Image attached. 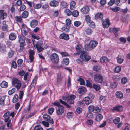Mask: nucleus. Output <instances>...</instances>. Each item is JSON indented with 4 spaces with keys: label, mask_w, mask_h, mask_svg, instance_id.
Instances as JSON below:
<instances>
[{
    "label": "nucleus",
    "mask_w": 130,
    "mask_h": 130,
    "mask_svg": "<svg viewBox=\"0 0 130 130\" xmlns=\"http://www.w3.org/2000/svg\"><path fill=\"white\" fill-rule=\"evenodd\" d=\"M12 85L15 87L17 90H19L21 86V81L15 78H13L12 80Z\"/></svg>",
    "instance_id": "1"
},
{
    "label": "nucleus",
    "mask_w": 130,
    "mask_h": 130,
    "mask_svg": "<svg viewBox=\"0 0 130 130\" xmlns=\"http://www.w3.org/2000/svg\"><path fill=\"white\" fill-rule=\"evenodd\" d=\"M76 98V96L74 95H68L63 96L62 98L64 100H67V102L69 104H72L73 103L74 100Z\"/></svg>",
    "instance_id": "2"
},
{
    "label": "nucleus",
    "mask_w": 130,
    "mask_h": 130,
    "mask_svg": "<svg viewBox=\"0 0 130 130\" xmlns=\"http://www.w3.org/2000/svg\"><path fill=\"white\" fill-rule=\"evenodd\" d=\"M50 57L52 62L53 63L57 64L59 61L58 55L56 53H53L51 55Z\"/></svg>",
    "instance_id": "3"
},
{
    "label": "nucleus",
    "mask_w": 130,
    "mask_h": 130,
    "mask_svg": "<svg viewBox=\"0 0 130 130\" xmlns=\"http://www.w3.org/2000/svg\"><path fill=\"white\" fill-rule=\"evenodd\" d=\"M80 57L82 61H88L91 58V57L85 52H84L80 54Z\"/></svg>",
    "instance_id": "4"
},
{
    "label": "nucleus",
    "mask_w": 130,
    "mask_h": 130,
    "mask_svg": "<svg viewBox=\"0 0 130 130\" xmlns=\"http://www.w3.org/2000/svg\"><path fill=\"white\" fill-rule=\"evenodd\" d=\"M88 111H92L94 113H97L100 112L101 109L98 107H94L93 105H90L88 107Z\"/></svg>",
    "instance_id": "5"
},
{
    "label": "nucleus",
    "mask_w": 130,
    "mask_h": 130,
    "mask_svg": "<svg viewBox=\"0 0 130 130\" xmlns=\"http://www.w3.org/2000/svg\"><path fill=\"white\" fill-rule=\"evenodd\" d=\"M94 79L95 82L99 83H101L103 81V77L99 74H96L94 76Z\"/></svg>",
    "instance_id": "6"
},
{
    "label": "nucleus",
    "mask_w": 130,
    "mask_h": 130,
    "mask_svg": "<svg viewBox=\"0 0 130 130\" xmlns=\"http://www.w3.org/2000/svg\"><path fill=\"white\" fill-rule=\"evenodd\" d=\"M56 113L58 115H61L64 112V108L62 106H60L56 109Z\"/></svg>",
    "instance_id": "7"
},
{
    "label": "nucleus",
    "mask_w": 130,
    "mask_h": 130,
    "mask_svg": "<svg viewBox=\"0 0 130 130\" xmlns=\"http://www.w3.org/2000/svg\"><path fill=\"white\" fill-rule=\"evenodd\" d=\"M6 21H4L2 22L1 24V28L2 31H7L8 30V27L6 23Z\"/></svg>",
    "instance_id": "8"
},
{
    "label": "nucleus",
    "mask_w": 130,
    "mask_h": 130,
    "mask_svg": "<svg viewBox=\"0 0 130 130\" xmlns=\"http://www.w3.org/2000/svg\"><path fill=\"white\" fill-rule=\"evenodd\" d=\"M102 24L104 28H108L110 24L109 19H106L103 22Z\"/></svg>",
    "instance_id": "9"
},
{
    "label": "nucleus",
    "mask_w": 130,
    "mask_h": 130,
    "mask_svg": "<svg viewBox=\"0 0 130 130\" xmlns=\"http://www.w3.org/2000/svg\"><path fill=\"white\" fill-rule=\"evenodd\" d=\"M123 110V107L122 106L120 105H117L113 107L112 109V111H117L119 112H121Z\"/></svg>",
    "instance_id": "10"
},
{
    "label": "nucleus",
    "mask_w": 130,
    "mask_h": 130,
    "mask_svg": "<svg viewBox=\"0 0 130 130\" xmlns=\"http://www.w3.org/2000/svg\"><path fill=\"white\" fill-rule=\"evenodd\" d=\"M42 44L37 43L34 45L35 47L37 48L38 52H40L44 50V48L42 47Z\"/></svg>",
    "instance_id": "11"
},
{
    "label": "nucleus",
    "mask_w": 130,
    "mask_h": 130,
    "mask_svg": "<svg viewBox=\"0 0 130 130\" xmlns=\"http://www.w3.org/2000/svg\"><path fill=\"white\" fill-rule=\"evenodd\" d=\"M80 11L82 13L86 14L89 11V8L88 6H85L81 9Z\"/></svg>",
    "instance_id": "12"
},
{
    "label": "nucleus",
    "mask_w": 130,
    "mask_h": 130,
    "mask_svg": "<svg viewBox=\"0 0 130 130\" xmlns=\"http://www.w3.org/2000/svg\"><path fill=\"white\" fill-rule=\"evenodd\" d=\"M7 17V14L4 11L2 10H0V19L4 20Z\"/></svg>",
    "instance_id": "13"
},
{
    "label": "nucleus",
    "mask_w": 130,
    "mask_h": 130,
    "mask_svg": "<svg viewBox=\"0 0 130 130\" xmlns=\"http://www.w3.org/2000/svg\"><path fill=\"white\" fill-rule=\"evenodd\" d=\"M83 100L86 104L87 105H88L92 102V100L88 97H86L84 98H83Z\"/></svg>",
    "instance_id": "14"
},
{
    "label": "nucleus",
    "mask_w": 130,
    "mask_h": 130,
    "mask_svg": "<svg viewBox=\"0 0 130 130\" xmlns=\"http://www.w3.org/2000/svg\"><path fill=\"white\" fill-rule=\"evenodd\" d=\"M59 4V2L58 1L53 0L51 1L49 3L51 7H54L58 6Z\"/></svg>",
    "instance_id": "15"
},
{
    "label": "nucleus",
    "mask_w": 130,
    "mask_h": 130,
    "mask_svg": "<svg viewBox=\"0 0 130 130\" xmlns=\"http://www.w3.org/2000/svg\"><path fill=\"white\" fill-rule=\"evenodd\" d=\"M89 45L93 49L97 45L98 42L96 41H91L89 43Z\"/></svg>",
    "instance_id": "16"
},
{
    "label": "nucleus",
    "mask_w": 130,
    "mask_h": 130,
    "mask_svg": "<svg viewBox=\"0 0 130 130\" xmlns=\"http://www.w3.org/2000/svg\"><path fill=\"white\" fill-rule=\"evenodd\" d=\"M76 50L77 53H75L74 54H80L81 53H83L84 52L82 51V46L80 45H77L76 47Z\"/></svg>",
    "instance_id": "17"
},
{
    "label": "nucleus",
    "mask_w": 130,
    "mask_h": 130,
    "mask_svg": "<svg viewBox=\"0 0 130 130\" xmlns=\"http://www.w3.org/2000/svg\"><path fill=\"white\" fill-rule=\"evenodd\" d=\"M60 38L67 40L69 39V36L67 34L63 33L61 34L59 36Z\"/></svg>",
    "instance_id": "18"
},
{
    "label": "nucleus",
    "mask_w": 130,
    "mask_h": 130,
    "mask_svg": "<svg viewBox=\"0 0 130 130\" xmlns=\"http://www.w3.org/2000/svg\"><path fill=\"white\" fill-rule=\"evenodd\" d=\"M38 24V22L36 20H33L30 22L31 27L32 28L35 27Z\"/></svg>",
    "instance_id": "19"
},
{
    "label": "nucleus",
    "mask_w": 130,
    "mask_h": 130,
    "mask_svg": "<svg viewBox=\"0 0 130 130\" xmlns=\"http://www.w3.org/2000/svg\"><path fill=\"white\" fill-rule=\"evenodd\" d=\"M87 90L85 87H82L78 89V92L80 94H83L86 92Z\"/></svg>",
    "instance_id": "20"
},
{
    "label": "nucleus",
    "mask_w": 130,
    "mask_h": 130,
    "mask_svg": "<svg viewBox=\"0 0 130 130\" xmlns=\"http://www.w3.org/2000/svg\"><path fill=\"white\" fill-rule=\"evenodd\" d=\"M9 116V111L7 112L4 114L3 116L5 118V122H7L9 120H10L9 119L10 118Z\"/></svg>",
    "instance_id": "21"
},
{
    "label": "nucleus",
    "mask_w": 130,
    "mask_h": 130,
    "mask_svg": "<svg viewBox=\"0 0 130 130\" xmlns=\"http://www.w3.org/2000/svg\"><path fill=\"white\" fill-rule=\"evenodd\" d=\"M19 41L20 44H25V40L23 36L22 35H20L18 36Z\"/></svg>",
    "instance_id": "22"
},
{
    "label": "nucleus",
    "mask_w": 130,
    "mask_h": 130,
    "mask_svg": "<svg viewBox=\"0 0 130 130\" xmlns=\"http://www.w3.org/2000/svg\"><path fill=\"white\" fill-rule=\"evenodd\" d=\"M112 30L113 31V32L115 36L116 37H118V31L120 30V28H113L110 29V30Z\"/></svg>",
    "instance_id": "23"
},
{
    "label": "nucleus",
    "mask_w": 130,
    "mask_h": 130,
    "mask_svg": "<svg viewBox=\"0 0 130 130\" xmlns=\"http://www.w3.org/2000/svg\"><path fill=\"white\" fill-rule=\"evenodd\" d=\"M95 19L97 20L102 19L103 18V15L101 13L99 12L96 14L95 15Z\"/></svg>",
    "instance_id": "24"
},
{
    "label": "nucleus",
    "mask_w": 130,
    "mask_h": 130,
    "mask_svg": "<svg viewBox=\"0 0 130 130\" xmlns=\"http://www.w3.org/2000/svg\"><path fill=\"white\" fill-rule=\"evenodd\" d=\"M76 7V3L74 1H71L70 4V9L71 10L75 9Z\"/></svg>",
    "instance_id": "25"
},
{
    "label": "nucleus",
    "mask_w": 130,
    "mask_h": 130,
    "mask_svg": "<svg viewBox=\"0 0 130 130\" xmlns=\"http://www.w3.org/2000/svg\"><path fill=\"white\" fill-rule=\"evenodd\" d=\"M30 78L31 75H29L28 73L27 72L24 75L23 79L25 81H29L30 80Z\"/></svg>",
    "instance_id": "26"
},
{
    "label": "nucleus",
    "mask_w": 130,
    "mask_h": 130,
    "mask_svg": "<svg viewBox=\"0 0 130 130\" xmlns=\"http://www.w3.org/2000/svg\"><path fill=\"white\" fill-rule=\"evenodd\" d=\"M116 97L119 99H121L123 97V93L120 91L117 92L115 94Z\"/></svg>",
    "instance_id": "27"
},
{
    "label": "nucleus",
    "mask_w": 130,
    "mask_h": 130,
    "mask_svg": "<svg viewBox=\"0 0 130 130\" xmlns=\"http://www.w3.org/2000/svg\"><path fill=\"white\" fill-rule=\"evenodd\" d=\"M57 82L58 84H60L62 79V77L61 76V74L60 72H59L57 74Z\"/></svg>",
    "instance_id": "28"
},
{
    "label": "nucleus",
    "mask_w": 130,
    "mask_h": 130,
    "mask_svg": "<svg viewBox=\"0 0 130 130\" xmlns=\"http://www.w3.org/2000/svg\"><path fill=\"white\" fill-rule=\"evenodd\" d=\"M6 51V46L5 45L0 44V52L2 53H4Z\"/></svg>",
    "instance_id": "29"
},
{
    "label": "nucleus",
    "mask_w": 130,
    "mask_h": 130,
    "mask_svg": "<svg viewBox=\"0 0 130 130\" xmlns=\"http://www.w3.org/2000/svg\"><path fill=\"white\" fill-rule=\"evenodd\" d=\"M117 59L118 63L119 64L122 63L124 60L123 57L119 55L117 58Z\"/></svg>",
    "instance_id": "30"
},
{
    "label": "nucleus",
    "mask_w": 130,
    "mask_h": 130,
    "mask_svg": "<svg viewBox=\"0 0 130 130\" xmlns=\"http://www.w3.org/2000/svg\"><path fill=\"white\" fill-rule=\"evenodd\" d=\"M9 37L10 40H14L16 38V34L14 33H12L10 34Z\"/></svg>",
    "instance_id": "31"
},
{
    "label": "nucleus",
    "mask_w": 130,
    "mask_h": 130,
    "mask_svg": "<svg viewBox=\"0 0 130 130\" xmlns=\"http://www.w3.org/2000/svg\"><path fill=\"white\" fill-rule=\"evenodd\" d=\"M103 118V116L101 114H99L96 115L95 118V119L96 121L99 122Z\"/></svg>",
    "instance_id": "32"
},
{
    "label": "nucleus",
    "mask_w": 130,
    "mask_h": 130,
    "mask_svg": "<svg viewBox=\"0 0 130 130\" xmlns=\"http://www.w3.org/2000/svg\"><path fill=\"white\" fill-rule=\"evenodd\" d=\"M100 61L101 63H103L104 62H107L109 61V59L105 57H103L100 59Z\"/></svg>",
    "instance_id": "33"
},
{
    "label": "nucleus",
    "mask_w": 130,
    "mask_h": 130,
    "mask_svg": "<svg viewBox=\"0 0 130 130\" xmlns=\"http://www.w3.org/2000/svg\"><path fill=\"white\" fill-rule=\"evenodd\" d=\"M92 87L96 91H99L101 88V87L99 85L95 84H93Z\"/></svg>",
    "instance_id": "34"
},
{
    "label": "nucleus",
    "mask_w": 130,
    "mask_h": 130,
    "mask_svg": "<svg viewBox=\"0 0 130 130\" xmlns=\"http://www.w3.org/2000/svg\"><path fill=\"white\" fill-rule=\"evenodd\" d=\"M8 86V83L5 81H3L1 83V87L3 88H6Z\"/></svg>",
    "instance_id": "35"
},
{
    "label": "nucleus",
    "mask_w": 130,
    "mask_h": 130,
    "mask_svg": "<svg viewBox=\"0 0 130 130\" xmlns=\"http://www.w3.org/2000/svg\"><path fill=\"white\" fill-rule=\"evenodd\" d=\"M33 6L34 9H39L41 7L42 5L40 3L34 4L33 5Z\"/></svg>",
    "instance_id": "36"
},
{
    "label": "nucleus",
    "mask_w": 130,
    "mask_h": 130,
    "mask_svg": "<svg viewBox=\"0 0 130 130\" xmlns=\"http://www.w3.org/2000/svg\"><path fill=\"white\" fill-rule=\"evenodd\" d=\"M61 31L62 32H67L69 31V29L68 28L67 26H64L61 28Z\"/></svg>",
    "instance_id": "37"
},
{
    "label": "nucleus",
    "mask_w": 130,
    "mask_h": 130,
    "mask_svg": "<svg viewBox=\"0 0 130 130\" xmlns=\"http://www.w3.org/2000/svg\"><path fill=\"white\" fill-rule=\"evenodd\" d=\"M61 6L63 8H66L68 5L67 2L64 1H62L61 4Z\"/></svg>",
    "instance_id": "38"
},
{
    "label": "nucleus",
    "mask_w": 130,
    "mask_h": 130,
    "mask_svg": "<svg viewBox=\"0 0 130 130\" xmlns=\"http://www.w3.org/2000/svg\"><path fill=\"white\" fill-rule=\"evenodd\" d=\"M28 12L27 11H25L22 13V17L23 18H26L28 16Z\"/></svg>",
    "instance_id": "39"
},
{
    "label": "nucleus",
    "mask_w": 130,
    "mask_h": 130,
    "mask_svg": "<svg viewBox=\"0 0 130 130\" xmlns=\"http://www.w3.org/2000/svg\"><path fill=\"white\" fill-rule=\"evenodd\" d=\"M5 98V96H2L0 97V105H3L4 104V100Z\"/></svg>",
    "instance_id": "40"
},
{
    "label": "nucleus",
    "mask_w": 130,
    "mask_h": 130,
    "mask_svg": "<svg viewBox=\"0 0 130 130\" xmlns=\"http://www.w3.org/2000/svg\"><path fill=\"white\" fill-rule=\"evenodd\" d=\"M72 14L74 17H77L79 15V12L77 10H75L72 12Z\"/></svg>",
    "instance_id": "41"
},
{
    "label": "nucleus",
    "mask_w": 130,
    "mask_h": 130,
    "mask_svg": "<svg viewBox=\"0 0 130 130\" xmlns=\"http://www.w3.org/2000/svg\"><path fill=\"white\" fill-rule=\"evenodd\" d=\"M121 69L120 66H117L115 68L114 72L116 73H118L120 71Z\"/></svg>",
    "instance_id": "42"
},
{
    "label": "nucleus",
    "mask_w": 130,
    "mask_h": 130,
    "mask_svg": "<svg viewBox=\"0 0 130 130\" xmlns=\"http://www.w3.org/2000/svg\"><path fill=\"white\" fill-rule=\"evenodd\" d=\"M69 61L68 58L66 57L63 59V64L66 65H68L69 63Z\"/></svg>",
    "instance_id": "43"
},
{
    "label": "nucleus",
    "mask_w": 130,
    "mask_h": 130,
    "mask_svg": "<svg viewBox=\"0 0 130 130\" xmlns=\"http://www.w3.org/2000/svg\"><path fill=\"white\" fill-rule=\"evenodd\" d=\"M92 111H89V112L86 114V116L89 118H93V114L92 113Z\"/></svg>",
    "instance_id": "44"
},
{
    "label": "nucleus",
    "mask_w": 130,
    "mask_h": 130,
    "mask_svg": "<svg viewBox=\"0 0 130 130\" xmlns=\"http://www.w3.org/2000/svg\"><path fill=\"white\" fill-rule=\"evenodd\" d=\"M67 87L68 88H69L70 87L71 85V78L70 77H68V79L67 82Z\"/></svg>",
    "instance_id": "45"
},
{
    "label": "nucleus",
    "mask_w": 130,
    "mask_h": 130,
    "mask_svg": "<svg viewBox=\"0 0 130 130\" xmlns=\"http://www.w3.org/2000/svg\"><path fill=\"white\" fill-rule=\"evenodd\" d=\"M25 44H21L20 45V49L18 51L19 52H20L24 50L25 49L24 46H25Z\"/></svg>",
    "instance_id": "46"
},
{
    "label": "nucleus",
    "mask_w": 130,
    "mask_h": 130,
    "mask_svg": "<svg viewBox=\"0 0 130 130\" xmlns=\"http://www.w3.org/2000/svg\"><path fill=\"white\" fill-rule=\"evenodd\" d=\"M120 121V118L118 117L115 118L113 120V123L115 124H118Z\"/></svg>",
    "instance_id": "47"
},
{
    "label": "nucleus",
    "mask_w": 130,
    "mask_h": 130,
    "mask_svg": "<svg viewBox=\"0 0 130 130\" xmlns=\"http://www.w3.org/2000/svg\"><path fill=\"white\" fill-rule=\"evenodd\" d=\"M31 37H32V40L33 41L34 43V42L33 41V39H36L37 40H38L40 39L39 37L38 36L34 34H31Z\"/></svg>",
    "instance_id": "48"
},
{
    "label": "nucleus",
    "mask_w": 130,
    "mask_h": 130,
    "mask_svg": "<svg viewBox=\"0 0 130 130\" xmlns=\"http://www.w3.org/2000/svg\"><path fill=\"white\" fill-rule=\"evenodd\" d=\"M65 13L67 16H70L72 14V12L69 9H66Z\"/></svg>",
    "instance_id": "49"
},
{
    "label": "nucleus",
    "mask_w": 130,
    "mask_h": 130,
    "mask_svg": "<svg viewBox=\"0 0 130 130\" xmlns=\"http://www.w3.org/2000/svg\"><path fill=\"white\" fill-rule=\"evenodd\" d=\"M85 48L86 50L88 51H90L92 49L89 45V43L88 44L86 45L85 46Z\"/></svg>",
    "instance_id": "50"
},
{
    "label": "nucleus",
    "mask_w": 130,
    "mask_h": 130,
    "mask_svg": "<svg viewBox=\"0 0 130 130\" xmlns=\"http://www.w3.org/2000/svg\"><path fill=\"white\" fill-rule=\"evenodd\" d=\"M14 53V51L12 50H10L8 53V56L9 58H11L13 56Z\"/></svg>",
    "instance_id": "51"
},
{
    "label": "nucleus",
    "mask_w": 130,
    "mask_h": 130,
    "mask_svg": "<svg viewBox=\"0 0 130 130\" xmlns=\"http://www.w3.org/2000/svg\"><path fill=\"white\" fill-rule=\"evenodd\" d=\"M60 54L62 57L70 56L69 54L65 52H61Z\"/></svg>",
    "instance_id": "52"
},
{
    "label": "nucleus",
    "mask_w": 130,
    "mask_h": 130,
    "mask_svg": "<svg viewBox=\"0 0 130 130\" xmlns=\"http://www.w3.org/2000/svg\"><path fill=\"white\" fill-rule=\"evenodd\" d=\"M55 110L54 108L53 107H51L48 110V113L50 115L52 114Z\"/></svg>",
    "instance_id": "53"
},
{
    "label": "nucleus",
    "mask_w": 130,
    "mask_h": 130,
    "mask_svg": "<svg viewBox=\"0 0 130 130\" xmlns=\"http://www.w3.org/2000/svg\"><path fill=\"white\" fill-rule=\"evenodd\" d=\"M93 68L94 70L96 71H99L101 69L100 67L96 65L93 66Z\"/></svg>",
    "instance_id": "54"
},
{
    "label": "nucleus",
    "mask_w": 130,
    "mask_h": 130,
    "mask_svg": "<svg viewBox=\"0 0 130 130\" xmlns=\"http://www.w3.org/2000/svg\"><path fill=\"white\" fill-rule=\"evenodd\" d=\"M16 89L14 88H13L12 89L9 90L8 91V94L11 95L14 93Z\"/></svg>",
    "instance_id": "55"
},
{
    "label": "nucleus",
    "mask_w": 130,
    "mask_h": 130,
    "mask_svg": "<svg viewBox=\"0 0 130 130\" xmlns=\"http://www.w3.org/2000/svg\"><path fill=\"white\" fill-rule=\"evenodd\" d=\"M52 104L54 106H58V107L60 106H61L60 105L59 101H55L53 103H52Z\"/></svg>",
    "instance_id": "56"
},
{
    "label": "nucleus",
    "mask_w": 130,
    "mask_h": 130,
    "mask_svg": "<svg viewBox=\"0 0 130 130\" xmlns=\"http://www.w3.org/2000/svg\"><path fill=\"white\" fill-rule=\"evenodd\" d=\"M73 114L72 112H68L67 114V117L68 118H70L73 117Z\"/></svg>",
    "instance_id": "57"
},
{
    "label": "nucleus",
    "mask_w": 130,
    "mask_h": 130,
    "mask_svg": "<svg viewBox=\"0 0 130 130\" xmlns=\"http://www.w3.org/2000/svg\"><path fill=\"white\" fill-rule=\"evenodd\" d=\"M15 19L16 21L18 22L21 23L22 22V19L21 16H16Z\"/></svg>",
    "instance_id": "58"
},
{
    "label": "nucleus",
    "mask_w": 130,
    "mask_h": 130,
    "mask_svg": "<svg viewBox=\"0 0 130 130\" xmlns=\"http://www.w3.org/2000/svg\"><path fill=\"white\" fill-rule=\"evenodd\" d=\"M85 21H86L88 23H90V21H92L90 20V16L88 15H86L85 17Z\"/></svg>",
    "instance_id": "59"
},
{
    "label": "nucleus",
    "mask_w": 130,
    "mask_h": 130,
    "mask_svg": "<svg viewBox=\"0 0 130 130\" xmlns=\"http://www.w3.org/2000/svg\"><path fill=\"white\" fill-rule=\"evenodd\" d=\"M18 96L17 94H15L13 98V103H15L17 101Z\"/></svg>",
    "instance_id": "60"
},
{
    "label": "nucleus",
    "mask_w": 130,
    "mask_h": 130,
    "mask_svg": "<svg viewBox=\"0 0 130 130\" xmlns=\"http://www.w3.org/2000/svg\"><path fill=\"white\" fill-rule=\"evenodd\" d=\"M34 130H43V128L40 125H37L34 128Z\"/></svg>",
    "instance_id": "61"
},
{
    "label": "nucleus",
    "mask_w": 130,
    "mask_h": 130,
    "mask_svg": "<svg viewBox=\"0 0 130 130\" xmlns=\"http://www.w3.org/2000/svg\"><path fill=\"white\" fill-rule=\"evenodd\" d=\"M43 118L46 120H48L50 118H51L50 116L47 114H44L43 116Z\"/></svg>",
    "instance_id": "62"
},
{
    "label": "nucleus",
    "mask_w": 130,
    "mask_h": 130,
    "mask_svg": "<svg viewBox=\"0 0 130 130\" xmlns=\"http://www.w3.org/2000/svg\"><path fill=\"white\" fill-rule=\"evenodd\" d=\"M127 81V78L125 77H124L121 79V82L122 84H124L126 83Z\"/></svg>",
    "instance_id": "63"
},
{
    "label": "nucleus",
    "mask_w": 130,
    "mask_h": 130,
    "mask_svg": "<svg viewBox=\"0 0 130 130\" xmlns=\"http://www.w3.org/2000/svg\"><path fill=\"white\" fill-rule=\"evenodd\" d=\"M110 9L114 12L118 11L120 10V8L118 7H116L114 8H111Z\"/></svg>",
    "instance_id": "64"
}]
</instances>
